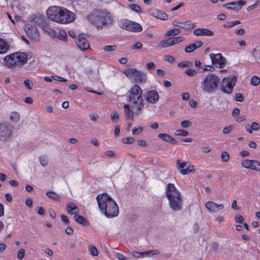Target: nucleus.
Returning <instances> with one entry per match:
<instances>
[{
    "mask_svg": "<svg viewBox=\"0 0 260 260\" xmlns=\"http://www.w3.org/2000/svg\"><path fill=\"white\" fill-rule=\"evenodd\" d=\"M96 199L100 211L108 218H113L118 215V205L107 193L99 194Z\"/></svg>",
    "mask_w": 260,
    "mask_h": 260,
    "instance_id": "1",
    "label": "nucleus"
},
{
    "mask_svg": "<svg viewBox=\"0 0 260 260\" xmlns=\"http://www.w3.org/2000/svg\"><path fill=\"white\" fill-rule=\"evenodd\" d=\"M166 194L170 208L175 212L180 211L182 208L183 199L181 192L177 189L174 184L170 183L167 184Z\"/></svg>",
    "mask_w": 260,
    "mask_h": 260,
    "instance_id": "2",
    "label": "nucleus"
},
{
    "mask_svg": "<svg viewBox=\"0 0 260 260\" xmlns=\"http://www.w3.org/2000/svg\"><path fill=\"white\" fill-rule=\"evenodd\" d=\"M127 101L135 113L139 114L144 106V100L142 97V90L138 85H134L127 92Z\"/></svg>",
    "mask_w": 260,
    "mask_h": 260,
    "instance_id": "3",
    "label": "nucleus"
},
{
    "mask_svg": "<svg viewBox=\"0 0 260 260\" xmlns=\"http://www.w3.org/2000/svg\"><path fill=\"white\" fill-rule=\"evenodd\" d=\"M87 19L98 29H102L104 26L111 24L113 22L111 14L106 10L94 11L87 16Z\"/></svg>",
    "mask_w": 260,
    "mask_h": 260,
    "instance_id": "4",
    "label": "nucleus"
},
{
    "mask_svg": "<svg viewBox=\"0 0 260 260\" xmlns=\"http://www.w3.org/2000/svg\"><path fill=\"white\" fill-rule=\"evenodd\" d=\"M27 59V55L25 53L17 52L7 55L4 58V62L8 68L16 70L24 66Z\"/></svg>",
    "mask_w": 260,
    "mask_h": 260,
    "instance_id": "5",
    "label": "nucleus"
},
{
    "mask_svg": "<svg viewBox=\"0 0 260 260\" xmlns=\"http://www.w3.org/2000/svg\"><path fill=\"white\" fill-rule=\"evenodd\" d=\"M220 80L219 77L214 74L207 75L201 82L203 91L208 93H213L217 89Z\"/></svg>",
    "mask_w": 260,
    "mask_h": 260,
    "instance_id": "6",
    "label": "nucleus"
},
{
    "mask_svg": "<svg viewBox=\"0 0 260 260\" xmlns=\"http://www.w3.org/2000/svg\"><path fill=\"white\" fill-rule=\"evenodd\" d=\"M123 74L128 78L134 79L140 83H144L146 80V75L143 72L136 68H130L123 70Z\"/></svg>",
    "mask_w": 260,
    "mask_h": 260,
    "instance_id": "7",
    "label": "nucleus"
},
{
    "mask_svg": "<svg viewBox=\"0 0 260 260\" xmlns=\"http://www.w3.org/2000/svg\"><path fill=\"white\" fill-rule=\"evenodd\" d=\"M236 80L237 78L235 76L223 78L220 85V90L225 93L231 94L233 90Z\"/></svg>",
    "mask_w": 260,
    "mask_h": 260,
    "instance_id": "8",
    "label": "nucleus"
},
{
    "mask_svg": "<svg viewBox=\"0 0 260 260\" xmlns=\"http://www.w3.org/2000/svg\"><path fill=\"white\" fill-rule=\"evenodd\" d=\"M59 15V23L67 24L73 22L76 19L75 14L64 7H61Z\"/></svg>",
    "mask_w": 260,
    "mask_h": 260,
    "instance_id": "9",
    "label": "nucleus"
},
{
    "mask_svg": "<svg viewBox=\"0 0 260 260\" xmlns=\"http://www.w3.org/2000/svg\"><path fill=\"white\" fill-rule=\"evenodd\" d=\"M12 128L6 123L0 124V141L6 142L12 137Z\"/></svg>",
    "mask_w": 260,
    "mask_h": 260,
    "instance_id": "10",
    "label": "nucleus"
},
{
    "mask_svg": "<svg viewBox=\"0 0 260 260\" xmlns=\"http://www.w3.org/2000/svg\"><path fill=\"white\" fill-rule=\"evenodd\" d=\"M210 57L212 61V64L216 68H222L225 64V58L221 53H211Z\"/></svg>",
    "mask_w": 260,
    "mask_h": 260,
    "instance_id": "11",
    "label": "nucleus"
},
{
    "mask_svg": "<svg viewBox=\"0 0 260 260\" xmlns=\"http://www.w3.org/2000/svg\"><path fill=\"white\" fill-rule=\"evenodd\" d=\"M60 8L61 7L58 6L49 7L46 12L48 18L52 21L58 23Z\"/></svg>",
    "mask_w": 260,
    "mask_h": 260,
    "instance_id": "12",
    "label": "nucleus"
},
{
    "mask_svg": "<svg viewBox=\"0 0 260 260\" xmlns=\"http://www.w3.org/2000/svg\"><path fill=\"white\" fill-rule=\"evenodd\" d=\"M205 206L207 210L212 214L217 213L224 208L223 204H217L213 201L207 202L205 204Z\"/></svg>",
    "mask_w": 260,
    "mask_h": 260,
    "instance_id": "13",
    "label": "nucleus"
},
{
    "mask_svg": "<svg viewBox=\"0 0 260 260\" xmlns=\"http://www.w3.org/2000/svg\"><path fill=\"white\" fill-rule=\"evenodd\" d=\"M24 29L29 37L35 40H39V33L36 26L29 24H26L24 26Z\"/></svg>",
    "mask_w": 260,
    "mask_h": 260,
    "instance_id": "14",
    "label": "nucleus"
},
{
    "mask_svg": "<svg viewBox=\"0 0 260 260\" xmlns=\"http://www.w3.org/2000/svg\"><path fill=\"white\" fill-rule=\"evenodd\" d=\"M241 165L245 168L260 172V162L257 160L245 159L242 161Z\"/></svg>",
    "mask_w": 260,
    "mask_h": 260,
    "instance_id": "15",
    "label": "nucleus"
},
{
    "mask_svg": "<svg viewBox=\"0 0 260 260\" xmlns=\"http://www.w3.org/2000/svg\"><path fill=\"white\" fill-rule=\"evenodd\" d=\"M145 100L149 103L155 104L159 100V95L156 90H150L144 94Z\"/></svg>",
    "mask_w": 260,
    "mask_h": 260,
    "instance_id": "16",
    "label": "nucleus"
},
{
    "mask_svg": "<svg viewBox=\"0 0 260 260\" xmlns=\"http://www.w3.org/2000/svg\"><path fill=\"white\" fill-rule=\"evenodd\" d=\"M177 167L182 175H186L192 172L193 169V167H187L186 162L180 159L177 160Z\"/></svg>",
    "mask_w": 260,
    "mask_h": 260,
    "instance_id": "17",
    "label": "nucleus"
},
{
    "mask_svg": "<svg viewBox=\"0 0 260 260\" xmlns=\"http://www.w3.org/2000/svg\"><path fill=\"white\" fill-rule=\"evenodd\" d=\"M76 43L78 47L82 50H85L89 47L88 42L83 34L78 36Z\"/></svg>",
    "mask_w": 260,
    "mask_h": 260,
    "instance_id": "18",
    "label": "nucleus"
},
{
    "mask_svg": "<svg viewBox=\"0 0 260 260\" xmlns=\"http://www.w3.org/2000/svg\"><path fill=\"white\" fill-rule=\"evenodd\" d=\"M193 34L196 36H208L211 37L214 33L211 30L205 28H197L194 29Z\"/></svg>",
    "mask_w": 260,
    "mask_h": 260,
    "instance_id": "19",
    "label": "nucleus"
},
{
    "mask_svg": "<svg viewBox=\"0 0 260 260\" xmlns=\"http://www.w3.org/2000/svg\"><path fill=\"white\" fill-rule=\"evenodd\" d=\"M246 5V2L243 0H240L238 2H232L224 5L228 9L238 10H240L242 6Z\"/></svg>",
    "mask_w": 260,
    "mask_h": 260,
    "instance_id": "20",
    "label": "nucleus"
},
{
    "mask_svg": "<svg viewBox=\"0 0 260 260\" xmlns=\"http://www.w3.org/2000/svg\"><path fill=\"white\" fill-rule=\"evenodd\" d=\"M32 21L36 25H41L42 27L45 24V16L41 14H36L32 17Z\"/></svg>",
    "mask_w": 260,
    "mask_h": 260,
    "instance_id": "21",
    "label": "nucleus"
},
{
    "mask_svg": "<svg viewBox=\"0 0 260 260\" xmlns=\"http://www.w3.org/2000/svg\"><path fill=\"white\" fill-rule=\"evenodd\" d=\"M158 137L162 140L168 142L171 144L176 145L178 144L177 141L171 136L164 133H160L158 135Z\"/></svg>",
    "mask_w": 260,
    "mask_h": 260,
    "instance_id": "22",
    "label": "nucleus"
},
{
    "mask_svg": "<svg viewBox=\"0 0 260 260\" xmlns=\"http://www.w3.org/2000/svg\"><path fill=\"white\" fill-rule=\"evenodd\" d=\"M67 212L70 214H77L79 212L78 207L73 202H69L67 204Z\"/></svg>",
    "mask_w": 260,
    "mask_h": 260,
    "instance_id": "23",
    "label": "nucleus"
},
{
    "mask_svg": "<svg viewBox=\"0 0 260 260\" xmlns=\"http://www.w3.org/2000/svg\"><path fill=\"white\" fill-rule=\"evenodd\" d=\"M10 49V45L4 39L0 38V54L7 53Z\"/></svg>",
    "mask_w": 260,
    "mask_h": 260,
    "instance_id": "24",
    "label": "nucleus"
},
{
    "mask_svg": "<svg viewBox=\"0 0 260 260\" xmlns=\"http://www.w3.org/2000/svg\"><path fill=\"white\" fill-rule=\"evenodd\" d=\"M196 26V23L190 20L182 22L181 25V28L184 30H191L195 28Z\"/></svg>",
    "mask_w": 260,
    "mask_h": 260,
    "instance_id": "25",
    "label": "nucleus"
},
{
    "mask_svg": "<svg viewBox=\"0 0 260 260\" xmlns=\"http://www.w3.org/2000/svg\"><path fill=\"white\" fill-rule=\"evenodd\" d=\"M131 24L132 21L127 19H122L119 22L118 25L122 29L129 31Z\"/></svg>",
    "mask_w": 260,
    "mask_h": 260,
    "instance_id": "26",
    "label": "nucleus"
},
{
    "mask_svg": "<svg viewBox=\"0 0 260 260\" xmlns=\"http://www.w3.org/2000/svg\"><path fill=\"white\" fill-rule=\"evenodd\" d=\"M143 29L142 26L138 23L132 21V24L130 25L129 30L133 32H141Z\"/></svg>",
    "mask_w": 260,
    "mask_h": 260,
    "instance_id": "27",
    "label": "nucleus"
},
{
    "mask_svg": "<svg viewBox=\"0 0 260 260\" xmlns=\"http://www.w3.org/2000/svg\"><path fill=\"white\" fill-rule=\"evenodd\" d=\"M130 107H131L130 104H125L124 105L125 117L127 119L132 118L134 116V113L135 112H133L132 110H131Z\"/></svg>",
    "mask_w": 260,
    "mask_h": 260,
    "instance_id": "28",
    "label": "nucleus"
},
{
    "mask_svg": "<svg viewBox=\"0 0 260 260\" xmlns=\"http://www.w3.org/2000/svg\"><path fill=\"white\" fill-rule=\"evenodd\" d=\"M154 16L155 18L162 20H166L168 19L167 14L160 10H156L155 12H154Z\"/></svg>",
    "mask_w": 260,
    "mask_h": 260,
    "instance_id": "29",
    "label": "nucleus"
},
{
    "mask_svg": "<svg viewBox=\"0 0 260 260\" xmlns=\"http://www.w3.org/2000/svg\"><path fill=\"white\" fill-rule=\"evenodd\" d=\"M172 46H173V45L171 38L161 41L158 44V46L161 48H165Z\"/></svg>",
    "mask_w": 260,
    "mask_h": 260,
    "instance_id": "30",
    "label": "nucleus"
},
{
    "mask_svg": "<svg viewBox=\"0 0 260 260\" xmlns=\"http://www.w3.org/2000/svg\"><path fill=\"white\" fill-rule=\"evenodd\" d=\"M46 194L49 199L55 201H58L60 199V196L53 191H47Z\"/></svg>",
    "mask_w": 260,
    "mask_h": 260,
    "instance_id": "31",
    "label": "nucleus"
},
{
    "mask_svg": "<svg viewBox=\"0 0 260 260\" xmlns=\"http://www.w3.org/2000/svg\"><path fill=\"white\" fill-rule=\"evenodd\" d=\"M42 28L45 33L51 37H55L57 35L56 32L54 29L47 26L45 24Z\"/></svg>",
    "mask_w": 260,
    "mask_h": 260,
    "instance_id": "32",
    "label": "nucleus"
},
{
    "mask_svg": "<svg viewBox=\"0 0 260 260\" xmlns=\"http://www.w3.org/2000/svg\"><path fill=\"white\" fill-rule=\"evenodd\" d=\"M75 220L78 222L83 225H86L88 223V221L82 216L77 214H75L74 215Z\"/></svg>",
    "mask_w": 260,
    "mask_h": 260,
    "instance_id": "33",
    "label": "nucleus"
},
{
    "mask_svg": "<svg viewBox=\"0 0 260 260\" xmlns=\"http://www.w3.org/2000/svg\"><path fill=\"white\" fill-rule=\"evenodd\" d=\"M160 252L158 250H151L145 252H141V256L142 257L147 256L149 255H157L159 254Z\"/></svg>",
    "mask_w": 260,
    "mask_h": 260,
    "instance_id": "34",
    "label": "nucleus"
},
{
    "mask_svg": "<svg viewBox=\"0 0 260 260\" xmlns=\"http://www.w3.org/2000/svg\"><path fill=\"white\" fill-rule=\"evenodd\" d=\"M181 32V29L180 28H175L173 29H171L169 30L167 32L165 35V37H169L170 36H176Z\"/></svg>",
    "mask_w": 260,
    "mask_h": 260,
    "instance_id": "35",
    "label": "nucleus"
},
{
    "mask_svg": "<svg viewBox=\"0 0 260 260\" xmlns=\"http://www.w3.org/2000/svg\"><path fill=\"white\" fill-rule=\"evenodd\" d=\"M58 39L62 40L64 42L67 41V35L66 32L63 30H60L57 35L56 36Z\"/></svg>",
    "mask_w": 260,
    "mask_h": 260,
    "instance_id": "36",
    "label": "nucleus"
},
{
    "mask_svg": "<svg viewBox=\"0 0 260 260\" xmlns=\"http://www.w3.org/2000/svg\"><path fill=\"white\" fill-rule=\"evenodd\" d=\"M192 66V62L187 60L183 61L178 63V67L180 68H184L185 67H191Z\"/></svg>",
    "mask_w": 260,
    "mask_h": 260,
    "instance_id": "37",
    "label": "nucleus"
},
{
    "mask_svg": "<svg viewBox=\"0 0 260 260\" xmlns=\"http://www.w3.org/2000/svg\"><path fill=\"white\" fill-rule=\"evenodd\" d=\"M173 45L184 41L185 38L183 37H175L171 38Z\"/></svg>",
    "mask_w": 260,
    "mask_h": 260,
    "instance_id": "38",
    "label": "nucleus"
},
{
    "mask_svg": "<svg viewBox=\"0 0 260 260\" xmlns=\"http://www.w3.org/2000/svg\"><path fill=\"white\" fill-rule=\"evenodd\" d=\"M175 135L178 136L186 137L189 135V133L184 129H178L175 132Z\"/></svg>",
    "mask_w": 260,
    "mask_h": 260,
    "instance_id": "39",
    "label": "nucleus"
},
{
    "mask_svg": "<svg viewBox=\"0 0 260 260\" xmlns=\"http://www.w3.org/2000/svg\"><path fill=\"white\" fill-rule=\"evenodd\" d=\"M196 49V46L194 44H191L188 46H187L185 49L184 51L186 53H191L192 52Z\"/></svg>",
    "mask_w": 260,
    "mask_h": 260,
    "instance_id": "40",
    "label": "nucleus"
},
{
    "mask_svg": "<svg viewBox=\"0 0 260 260\" xmlns=\"http://www.w3.org/2000/svg\"><path fill=\"white\" fill-rule=\"evenodd\" d=\"M259 7H260V1H256L253 5L248 7L247 8L246 10L247 11H251L255 8H259Z\"/></svg>",
    "mask_w": 260,
    "mask_h": 260,
    "instance_id": "41",
    "label": "nucleus"
},
{
    "mask_svg": "<svg viewBox=\"0 0 260 260\" xmlns=\"http://www.w3.org/2000/svg\"><path fill=\"white\" fill-rule=\"evenodd\" d=\"M89 249L90 250V254L93 256H96L98 255L99 252H98L97 248L95 246H92V245H89Z\"/></svg>",
    "mask_w": 260,
    "mask_h": 260,
    "instance_id": "42",
    "label": "nucleus"
},
{
    "mask_svg": "<svg viewBox=\"0 0 260 260\" xmlns=\"http://www.w3.org/2000/svg\"><path fill=\"white\" fill-rule=\"evenodd\" d=\"M240 23L241 22L239 20H236L230 22H227L226 24L223 25V27L225 28H230Z\"/></svg>",
    "mask_w": 260,
    "mask_h": 260,
    "instance_id": "43",
    "label": "nucleus"
},
{
    "mask_svg": "<svg viewBox=\"0 0 260 260\" xmlns=\"http://www.w3.org/2000/svg\"><path fill=\"white\" fill-rule=\"evenodd\" d=\"M260 83V79L256 76H253L251 79V84L253 86H257Z\"/></svg>",
    "mask_w": 260,
    "mask_h": 260,
    "instance_id": "44",
    "label": "nucleus"
},
{
    "mask_svg": "<svg viewBox=\"0 0 260 260\" xmlns=\"http://www.w3.org/2000/svg\"><path fill=\"white\" fill-rule=\"evenodd\" d=\"M19 114L17 112H13L10 116V119L14 121H17L19 119Z\"/></svg>",
    "mask_w": 260,
    "mask_h": 260,
    "instance_id": "45",
    "label": "nucleus"
},
{
    "mask_svg": "<svg viewBox=\"0 0 260 260\" xmlns=\"http://www.w3.org/2000/svg\"><path fill=\"white\" fill-rule=\"evenodd\" d=\"M129 8L134 10V11L138 12V13H141L142 12V9L141 8L137 5L136 4H131L129 5Z\"/></svg>",
    "mask_w": 260,
    "mask_h": 260,
    "instance_id": "46",
    "label": "nucleus"
},
{
    "mask_svg": "<svg viewBox=\"0 0 260 260\" xmlns=\"http://www.w3.org/2000/svg\"><path fill=\"white\" fill-rule=\"evenodd\" d=\"M185 73L189 77H193L197 74V72L193 69H188L185 71Z\"/></svg>",
    "mask_w": 260,
    "mask_h": 260,
    "instance_id": "47",
    "label": "nucleus"
},
{
    "mask_svg": "<svg viewBox=\"0 0 260 260\" xmlns=\"http://www.w3.org/2000/svg\"><path fill=\"white\" fill-rule=\"evenodd\" d=\"M24 84L25 87L28 89H31L32 88V82L29 79L25 80L24 81Z\"/></svg>",
    "mask_w": 260,
    "mask_h": 260,
    "instance_id": "48",
    "label": "nucleus"
},
{
    "mask_svg": "<svg viewBox=\"0 0 260 260\" xmlns=\"http://www.w3.org/2000/svg\"><path fill=\"white\" fill-rule=\"evenodd\" d=\"M117 48L116 45H107L104 48V50L106 52H109L115 50Z\"/></svg>",
    "mask_w": 260,
    "mask_h": 260,
    "instance_id": "49",
    "label": "nucleus"
},
{
    "mask_svg": "<svg viewBox=\"0 0 260 260\" xmlns=\"http://www.w3.org/2000/svg\"><path fill=\"white\" fill-rule=\"evenodd\" d=\"M25 251L24 249L21 248L18 251L17 254V257L19 259H22L25 256Z\"/></svg>",
    "mask_w": 260,
    "mask_h": 260,
    "instance_id": "50",
    "label": "nucleus"
},
{
    "mask_svg": "<svg viewBox=\"0 0 260 260\" xmlns=\"http://www.w3.org/2000/svg\"><path fill=\"white\" fill-rule=\"evenodd\" d=\"M180 125L183 128H187L191 125V122L189 120H183L181 121Z\"/></svg>",
    "mask_w": 260,
    "mask_h": 260,
    "instance_id": "51",
    "label": "nucleus"
},
{
    "mask_svg": "<svg viewBox=\"0 0 260 260\" xmlns=\"http://www.w3.org/2000/svg\"><path fill=\"white\" fill-rule=\"evenodd\" d=\"M134 141V139L132 137H127L122 139V142L124 144H132Z\"/></svg>",
    "mask_w": 260,
    "mask_h": 260,
    "instance_id": "52",
    "label": "nucleus"
},
{
    "mask_svg": "<svg viewBox=\"0 0 260 260\" xmlns=\"http://www.w3.org/2000/svg\"><path fill=\"white\" fill-rule=\"evenodd\" d=\"M233 129H234V126L232 125H230L229 126L224 127L222 130V133L224 134H228L230 133Z\"/></svg>",
    "mask_w": 260,
    "mask_h": 260,
    "instance_id": "53",
    "label": "nucleus"
},
{
    "mask_svg": "<svg viewBox=\"0 0 260 260\" xmlns=\"http://www.w3.org/2000/svg\"><path fill=\"white\" fill-rule=\"evenodd\" d=\"M221 157L222 158V160L223 161H227L229 159V153L226 151H223L222 152Z\"/></svg>",
    "mask_w": 260,
    "mask_h": 260,
    "instance_id": "54",
    "label": "nucleus"
},
{
    "mask_svg": "<svg viewBox=\"0 0 260 260\" xmlns=\"http://www.w3.org/2000/svg\"><path fill=\"white\" fill-rule=\"evenodd\" d=\"M40 164L43 167L46 166L48 164V159L45 156H41L40 157Z\"/></svg>",
    "mask_w": 260,
    "mask_h": 260,
    "instance_id": "55",
    "label": "nucleus"
},
{
    "mask_svg": "<svg viewBox=\"0 0 260 260\" xmlns=\"http://www.w3.org/2000/svg\"><path fill=\"white\" fill-rule=\"evenodd\" d=\"M259 127V124L256 122H253L251 124V129H252L253 131H258Z\"/></svg>",
    "mask_w": 260,
    "mask_h": 260,
    "instance_id": "56",
    "label": "nucleus"
},
{
    "mask_svg": "<svg viewBox=\"0 0 260 260\" xmlns=\"http://www.w3.org/2000/svg\"><path fill=\"white\" fill-rule=\"evenodd\" d=\"M143 131V128L139 127L138 128H134L132 131V134L133 135H137L140 134Z\"/></svg>",
    "mask_w": 260,
    "mask_h": 260,
    "instance_id": "57",
    "label": "nucleus"
},
{
    "mask_svg": "<svg viewBox=\"0 0 260 260\" xmlns=\"http://www.w3.org/2000/svg\"><path fill=\"white\" fill-rule=\"evenodd\" d=\"M111 119L113 122H116L119 118V114L117 112H115L111 114Z\"/></svg>",
    "mask_w": 260,
    "mask_h": 260,
    "instance_id": "58",
    "label": "nucleus"
},
{
    "mask_svg": "<svg viewBox=\"0 0 260 260\" xmlns=\"http://www.w3.org/2000/svg\"><path fill=\"white\" fill-rule=\"evenodd\" d=\"M164 58L166 61L170 63L173 62L175 61L174 57L173 56L170 55H165Z\"/></svg>",
    "mask_w": 260,
    "mask_h": 260,
    "instance_id": "59",
    "label": "nucleus"
},
{
    "mask_svg": "<svg viewBox=\"0 0 260 260\" xmlns=\"http://www.w3.org/2000/svg\"><path fill=\"white\" fill-rule=\"evenodd\" d=\"M244 96L241 93H238L235 96V100L237 102H242L243 101Z\"/></svg>",
    "mask_w": 260,
    "mask_h": 260,
    "instance_id": "60",
    "label": "nucleus"
},
{
    "mask_svg": "<svg viewBox=\"0 0 260 260\" xmlns=\"http://www.w3.org/2000/svg\"><path fill=\"white\" fill-rule=\"evenodd\" d=\"M51 78H52L54 80L60 81V82H66L67 80L64 78H63L61 77L57 76H51Z\"/></svg>",
    "mask_w": 260,
    "mask_h": 260,
    "instance_id": "61",
    "label": "nucleus"
},
{
    "mask_svg": "<svg viewBox=\"0 0 260 260\" xmlns=\"http://www.w3.org/2000/svg\"><path fill=\"white\" fill-rule=\"evenodd\" d=\"M146 68L148 70L154 69L155 68V64L152 62H149L146 63Z\"/></svg>",
    "mask_w": 260,
    "mask_h": 260,
    "instance_id": "62",
    "label": "nucleus"
},
{
    "mask_svg": "<svg viewBox=\"0 0 260 260\" xmlns=\"http://www.w3.org/2000/svg\"><path fill=\"white\" fill-rule=\"evenodd\" d=\"M235 219L237 222L242 223L243 221V217L240 215H237L235 216Z\"/></svg>",
    "mask_w": 260,
    "mask_h": 260,
    "instance_id": "63",
    "label": "nucleus"
},
{
    "mask_svg": "<svg viewBox=\"0 0 260 260\" xmlns=\"http://www.w3.org/2000/svg\"><path fill=\"white\" fill-rule=\"evenodd\" d=\"M115 256L119 260H125L126 259L125 256L120 253H116Z\"/></svg>",
    "mask_w": 260,
    "mask_h": 260,
    "instance_id": "64",
    "label": "nucleus"
}]
</instances>
